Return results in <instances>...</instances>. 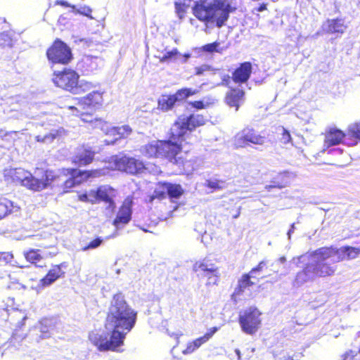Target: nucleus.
I'll return each instance as SVG.
<instances>
[{"instance_id": "1", "label": "nucleus", "mask_w": 360, "mask_h": 360, "mask_svg": "<svg viewBox=\"0 0 360 360\" xmlns=\"http://www.w3.org/2000/svg\"><path fill=\"white\" fill-rule=\"evenodd\" d=\"M137 312L126 302L121 293L113 295L106 314L104 326L112 328L110 333L91 331L89 340L100 352H120L127 334L134 327Z\"/></svg>"}, {"instance_id": "2", "label": "nucleus", "mask_w": 360, "mask_h": 360, "mask_svg": "<svg viewBox=\"0 0 360 360\" xmlns=\"http://www.w3.org/2000/svg\"><path fill=\"white\" fill-rule=\"evenodd\" d=\"M35 176L30 175L22 179V185L33 191L46 189L54 182L62 180V177L70 175L61 184V193H67L72 189L86 181L83 170L75 168L63 169L58 174L51 169L37 167L34 171Z\"/></svg>"}, {"instance_id": "3", "label": "nucleus", "mask_w": 360, "mask_h": 360, "mask_svg": "<svg viewBox=\"0 0 360 360\" xmlns=\"http://www.w3.org/2000/svg\"><path fill=\"white\" fill-rule=\"evenodd\" d=\"M183 146L178 143L176 139L172 138L169 131L167 139L153 140L142 146L140 148L141 155L148 160H162L178 166L184 167L188 163L194 161L182 155Z\"/></svg>"}, {"instance_id": "4", "label": "nucleus", "mask_w": 360, "mask_h": 360, "mask_svg": "<svg viewBox=\"0 0 360 360\" xmlns=\"http://www.w3.org/2000/svg\"><path fill=\"white\" fill-rule=\"evenodd\" d=\"M236 9V7L225 4L223 0H213L212 2L200 0L194 3L192 13L205 25L214 24L217 27H221L228 20L229 14Z\"/></svg>"}, {"instance_id": "5", "label": "nucleus", "mask_w": 360, "mask_h": 360, "mask_svg": "<svg viewBox=\"0 0 360 360\" xmlns=\"http://www.w3.org/2000/svg\"><path fill=\"white\" fill-rule=\"evenodd\" d=\"M207 119L202 114L191 113L188 116H181L174 122L170 129L172 138L176 139L178 143L182 144L187 132H192L197 128L204 126Z\"/></svg>"}, {"instance_id": "6", "label": "nucleus", "mask_w": 360, "mask_h": 360, "mask_svg": "<svg viewBox=\"0 0 360 360\" xmlns=\"http://www.w3.org/2000/svg\"><path fill=\"white\" fill-rule=\"evenodd\" d=\"M78 72L70 68H64L61 70H56L53 72L51 81L54 85L64 91L70 93H79Z\"/></svg>"}, {"instance_id": "7", "label": "nucleus", "mask_w": 360, "mask_h": 360, "mask_svg": "<svg viewBox=\"0 0 360 360\" xmlns=\"http://www.w3.org/2000/svg\"><path fill=\"white\" fill-rule=\"evenodd\" d=\"M184 193L181 184L168 181H158L153 194L146 199V203H153L155 200H163L168 197L170 200L179 199Z\"/></svg>"}, {"instance_id": "8", "label": "nucleus", "mask_w": 360, "mask_h": 360, "mask_svg": "<svg viewBox=\"0 0 360 360\" xmlns=\"http://www.w3.org/2000/svg\"><path fill=\"white\" fill-rule=\"evenodd\" d=\"M111 162L114 169L131 175L142 174L147 169L143 160L127 155H115L112 158Z\"/></svg>"}, {"instance_id": "9", "label": "nucleus", "mask_w": 360, "mask_h": 360, "mask_svg": "<svg viewBox=\"0 0 360 360\" xmlns=\"http://www.w3.org/2000/svg\"><path fill=\"white\" fill-rule=\"evenodd\" d=\"M48 60L55 65H66L73 59L71 49L61 39H56L46 51Z\"/></svg>"}, {"instance_id": "10", "label": "nucleus", "mask_w": 360, "mask_h": 360, "mask_svg": "<svg viewBox=\"0 0 360 360\" xmlns=\"http://www.w3.org/2000/svg\"><path fill=\"white\" fill-rule=\"evenodd\" d=\"M262 312L256 307H250L240 313L238 323L241 330L248 335H255L262 325Z\"/></svg>"}, {"instance_id": "11", "label": "nucleus", "mask_w": 360, "mask_h": 360, "mask_svg": "<svg viewBox=\"0 0 360 360\" xmlns=\"http://www.w3.org/2000/svg\"><path fill=\"white\" fill-rule=\"evenodd\" d=\"M265 140V136L257 134L254 129L250 127L243 129L234 136V143L238 148H243L250 143L262 145Z\"/></svg>"}, {"instance_id": "12", "label": "nucleus", "mask_w": 360, "mask_h": 360, "mask_svg": "<svg viewBox=\"0 0 360 360\" xmlns=\"http://www.w3.org/2000/svg\"><path fill=\"white\" fill-rule=\"evenodd\" d=\"M96 153L92 147L86 144L79 145L71 157V163L77 167L88 166L94 162Z\"/></svg>"}, {"instance_id": "13", "label": "nucleus", "mask_w": 360, "mask_h": 360, "mask_svg": "<svg viewBox=\"0 0 360 360\" xmlns=\"http://www.w3.org/2000/svg\"><path fill=\"white\" fill-rule=\"evenodd\" d=\"M193 271L195 273L202 272L208 280L214 278L212 284L217 285L219 281V268L207 257L196 261L193 265Z\"/></svg>"}, {"instance_id": "14", "label": "nucleus", "mask_w": 360, "mask_h": 360, "mask_svg": "<svg viewBox=\"0 0 360 360\" xmlns=\"http://www.w3.org/2000/svg\"><path fill=\"white\" fill-rule=\"evenodd\" d=\"M262 276H253L250 273H245L238 278L237 285L231 295V300L237 302L245 290H250L258 284Z\"/></svg>"}, {"instance_id": "15", "label": "nucleus", "mask_w": 360, "mask_h": 360, "mask_svg": "<svg viewBox=\"0 0 360 360\" xmlns=\"http://www.w3.org/2000/svg\"><path fill=\"white\" fill-rule=\"evenodd\" d=\"M68 264L65 262L58 264L52 265L51 268L48 271L46 274L39 280L37 288L39 290H41L51 285L58 279L63 278L65 274L63 269L66 268Z\"/></svg>"}, {"instance_id": "16", "label": "nucleus", "mask_w": 360, "mask_h": 360, "mask_svg": "<svg viewBox=\"0 0 360 360\" xmlns=\"http://www.w3.org/2000/svg\"><path fill=\"white\" fill-rule=\"evenodd\" d=\"M103 94L104 91H93L85 96L80 98L78 101V106L79 107L78 109L85 110L87 107L95 109L100 108L104 102Z\"/></svg>"}, {"instance_id": "17", "label": "nucleus", "mask_w": 360, "mask_h": 360, "mask_svg": "<svg viewBox=\"0 0 360 360\" xmlns=\"http://www.w3.org/2000/svg\"><path fill=\"white\" fill-rule=\"evenodd\" d=\"M98 202H103L107 205V209L113 212L116 207L114 198L116 196V190L109 185L99 186L96 188Z\"/></svg>"}, {"instance_id": "18", "label": "nucleus", "mask_w": 360, "mask_h": 360, "mask_svg": "<svg viewBox=\"0 0 360 360\" xmlns=\"http://www.w3.org/2000/svg\"><path fill=\"white\" fill-rule=\"evenodd\" d=\"M132 202L124 201L120 207L115 218L112 221V225L119 229L127 224L131 219Z\"/></svg>"}, {"instance_id": "19", "label": "nucleus", "mask_w": 360, "mask_h": 360, "mask_svg": "<svg viewBox=\"0 0 360 360\" xmlns=\"http://www.w3.org/2000/svg\"><path fill=\"white\" fill-rule=\"evenodd\" d=\"M252 72V63L245 61L239 64V65L233 71L231 79L235 84H245L250 78Z\"/></svg>"}, {"instance_id": "20", "label": "nucleus", "mask_w": 360, "mask_h": 360, "mask_svg": "<svg viewBox=\"0 0 360 360\" xmlns=\"http://www.w3.org/2000/svg\"><path fill=\"white\" fill-rule=\"evenodd\" d=\"M245 92L239 88H231L226 94L224 101L230 108L238 111L245 99Z\"/></svg>"}, {"instance_id": "21", "label": "nucleus", "mask_w": 360, "mask_h": 360, "mask_svg": "<svg viewBox=\"0 0 360 360\" xmlns=\"http://www.w3.org/2000/svg\"><path fill=\"white\" fill-rule=\"evenodd\" d=\"M132 132L131 128L127 125L120 127H111L106 129L105 135L111 139L105 140L107 144H113L118 140L127 138Z\"/></svg>"}, {"instance_id": "22", "label": "nucleus", "mask_w": 360, "mask_h": 360, "mask_svg": "<svg viewBox=\"0 0 360 360\" xmlns=\"http://www.w3.org/2000/svg\"><path fill=\"white\" fill-rule=\"evenodd\" d=\"M346 137L347 133L336 127H330L324 133L323 143L327 148L337 146L342 143Z\"/></svg>"}, {"instance_id": "23", "label": "nucleus", "mask_w": 360, "mask_h": 360, "mask_svg": "<svg viewBox=\"0 0 360 360\" xmlns=\"http://www.w3.org/2000/svg\"><path fill=\"white\" fill-rule=\"evenodd\" d=\"M218 330L219 327L217 326L210 328L202 336L188 342L186 349L183 350V354H188L193 353L203 344L206 343Z\"/></svg>"}, {"instance_id": "24", "label": "nucleus", "mask_w": 360, "mask_h": 360, "mask_svg": "<svg viewBox=\"0 0 360 360\" xmlns=\"http://www.w3.org/2000/svg\"><path fill=\"white\" fill-rule=\"evenodd\" d=\"M314 276L329 277L335 274L336 266L326 262H318L313 265Z\"/></svg>"}, {"instance_id": "25", "label": "nucleus", "mask_w": 360, "mask_h": 360, "mask_svg": "<svg viewBox=\"0 0 360 360\" xmlns=\"http://www.w3.org/2000/svg\"><path fill=\"white\" fill-rule=\"evenodd\" d=\"M338 250H339V254L337 255L338 262L355 259L360 255V246L345 245Z\"/></svg>"}, {"instance_id": "26", "label": "nucleus", "mask_w": 360, "mask_h": 360, "mask_svg": "<svg viewBox=\"0 0 360 360\" xmlns=\"http://www.w3.org/2000/svg\"><path fill=\"white\" fill-rule=\"evenodd\" d=\"M79 107L70 105L68 106V109L75 110V116L80 118V120L84 123H95L96 124H102L105 122L101 118H96L91 112H86L84 110H79Z\"/></svg>"}, {"instance_id": "27", "label": "nucleus", "mask_w": 360, "mask_h": 360, "mask_svg": "<svg viewBox=\"0 0 360 360\" xmlns=\"http://www.w3.org/2000/svg\"><path fill=\"white\" fill-rule=\"evenodd\" d=\"M326 32L330 34H343L347 28L342 18L328 19L326 21Z\"/></svg>"}, {"instance_id": "28", "label": "nucleus", "mask_w": 360, "mask_h": 360, "mask_svg": "<svg viewBox=\"0 0 360 360\" xmlns=\"http://www.w3.org/2000/svg\"><path fill=\"white\" fill-rule=\"evenodd\" d=\"M347 139V144L350 146H356L360 142V120L348 127Z\"/></svg>"}, {"instance_id": "29", "label": "nucleus", "mask_w": 360, "mask_h": 360, "mask_svg": "<svg viewBox=\"0 0 360 360\" xmlns=\"http://www.w3.org/2000/svg\"><path fill=\"white\" fill-rule=\"evenodd\" d=\"M315 277L314 276L313 265L307 264L301 271L296 274L295 282L297 285H301L307 281H312Z\"/></svg>"}, {"instance_id": "30", "label": "nucleus", "mask_w": 360, "mask_h": 360, "mask_svg": "<svg viewBox=\"0 0 360 360\" xmlns=\"http://www.w3.org/2000/svg\"><path fill=\"white\" fill-rule=\"evenodd\" d=\"M339 254V250L333 245L329 247H321L315 250L311 253V256L316 257L321 262L331 257L333 255Z\"/></svg>"}, {"instance_id": "31", "label": "nucleus", "mask_w": 360, "mask_h": 360, "mask_svg": "<svg viewBox=\"0 0 360 360\" xmlns=\"http://www.w3.org/2000/svg\"><path fill=\"white\" fill-rule=\"evenodd\" d=\"M290 176L288 173L282 172L279 173L276 177L271 181V184L266 185L265 189L268 191L273 188L281 189L285 188L289 184Z\"/></svg>"}, {"instance_id": "32", "label": "nucleus", "mask_w": 360, "mask_h": 360, "mask_svg": "<svg viewBox=\"0 0 360 360\" xmlns=\"http://www.w3.org/2000/svg\"><path fill=\"white\" fill-rule=\"evenodd\" d=\"M176 103V98L173 94L162 95L158 101V109L168 111L173 108Z\"/></svg>"}, {"instance_id": "33", "label": "nucleus", "mask_w": 360, "mask_h": 360, "mask_svg": "<svg viewBox=\"0 0 360 360\" xmlns=\"http://www.w3.org/2000/svg\"><path fill=\"white\" fill-rule=\"evenodd\" d=\"M24 256L26 260L32 264H34L36 266L39 268L46 267V264L37 265V262H40L42 256L40 254V250L37 249H30L24 252Z\"/></svg>"}, {"instance_id": "34", "label": "nucleus", "mask_w": 360, "mask_h": 360, "mask_svg": "<svg viewBox=\"0 0 360 360\" xmlns=\"http://www.w3.org/2000/svg\"><path fill=\"white\" fill-rule=\"evenodd\" d=\"M13 209V203L5 197L0 196V220L9 215Z\"/></svg>"}, {"instance_id": "35", "label": "nucleus", "mask_w": 360, "mask_h": 360, "mask_svg": "<svg viewBox=\"0 0 360 360\" xmlns=\"http://www.w3.org/2000/svg\"><path fill=\"white\" fill-rule=\"evenodd\" d=\"M65 130L60 127L58 129H56L50 131L44 136L38 135L36 136V140L40 142H44L46 141H53L56 138L59 137L64 134Z\"/></svg>"}, {"instance_id": "36", "label": "nucleus", "mask_w": 360, "mask_h": 360, "mask_svg": "<svg viewBox=\"0 0 360 360\" xmlns=\"http://www.w3.org/2000/svg\"><path fill=\"white\" fill-rule=\"evenodd\" d=\"M196 94V91L193 90L189 88H182L176 91L174 94H173L176 98L177 101H183L188 98L189 96L195 95Z\"/></svg>"}, {"instance_id": "37", "label": "nucleus", "mask_w": 360, "mask_h": 360, "mask_svg": "<svg viewBox=\"0 0 360 360\" xmlns=\"http://www.w3.org/2000/svg\"><path fill=\"white\" fill-rule=\"evenodd\" d=\"M179 55L180 53L178 49L176 48H174L172 50L167 51L162 57H159V61L162 63H170L172 60H175Z\"/></svg>"}, {"instance_id": "38", "label": "nucleus", "mask_w": 360, "mask_h": 360, "mask_svg": "<svg viewBox=\"0 0 360 360\" xmlns=\"http://www.w3.org/2000/svg\"><path fill=\"white\" fill-rule=\"evenodd\" d=\"M86 181L89 179L99 178L105 175L103 169H92L83 170Z\"/></svg>"}, {"instance_id": "39", "label": "nucleus", "mask_w": 360, "mask_h": 360, "mask_svg": "<svg viewBox=\"0 0 360 360\" xmlns=\"http://www.w3.org/2000/svg\"><path fill=\"white\" fill-rule=\"evenodd\" d=\"M174 6L176 13H177L179 18L180 19L184 18L188 8V5L186 4L184 2H175Z\"/></svg>"}, {"instance_id": "40", "label": "nucleus", "mask_w": 360, "mask_h": 360, "mask_svg": "<svg viewBox=\"0 0 360 360\" xmlns=\"http://www.w3.org/2000/svg\"><path fill=\"white\" fill-rule=\"evenodd\" d=\"M224 181L217 180V179L207 180L206 184H205L206 187L211 188L212 190H214V191L222 189L224 186Z\"/></svg>"}, {"instance_id": "41", "label": "nucleus", "mask_w": 360, "mask_h": 360, "mask_svg": "<svg viewBox=\"0 0 360 360\" xmlns=\"http://www.w3.org/2000/svg\"><path fill=\"white\" fill-rule=\"evenodd\" d=\"M358 353L354 350L348 349L341 355L340 360H360Z\"/></svg>"}, {"instance_id": "42", "label": "nucleus", "mask_w": 360, "mask_h": 360, "mask_svg": "<svg viewBox=\"0 0 360 360\" xmlns=\"http://www.w3.org/2000/svg\"><path fill=\"white\" fill-rule=\"evenodd\" d=\"M103 243V239L101 237H97L90 241L86 245L84 246L82 250L86 251L90 249H95L99 247Z\"/></svg>"}, {"instance_id": "43", "label": "nucleus", "mask_w": 360, "mask_h": 360, "mask_svg": "<svg viewBox=\"0 0 360 360\" xmlns=\"http://www.w3.org/2000/svg\"><path fill=\"white\" fill-rule=\"evenodd\" d=\"M219 46V43L217 41H214L202 46L201 49L202 51L207 53L219 52V51L217 49V47Z\"/></svg>"}, {"instance_id": "44", "label": "nucleus", "mask_w": 360, "mask_h": 360, "mask_svg": "<svg viewBox=\"0 0 360 360\" xmlns=\"http://www.w3.org/2000/svg\"><path fill=\"white\" fill-rule=\"evenodd\" d=\"M188 105L196 110H202L207 108L209 103H205L203 101H194L189 102Z\"/></svg>"}, {"instance_id": "45", "label": "nucleus", "mask_w": 360, "mask_h": 360, "mask_svg": "<svg viewBox=\"0 0 360 360\" xmlns=\"http://www.w3.org/2000/svg\"><path fill=\"white\" fill-rule=\"evenodd\" d=\"M266 263L264 261L260 262L256 266L253 267L248 273L253 276H259V273L262 271Z\"/></svg>"}, {"instance_id": "46", "label": "nucleus", "mask_w": 360, "mask_h": 360, "mask_svg": "<svg viewBox=\"0 0 360 360\" xmlns=\"http://www.w3.org/2000/svg\"><path fill=\"white\" fill-rule=\"evenodd\" d=\"M281 142L284 144L289 143L291 142V135L288 130L286 129H283V131L281 134Z\"/></svg>"}, {"instance_id": "47", "label": "nucleus", "mask_w": 360, "mask_h": 360, "mask_svg": "<svg viewBox=\"0 0 360 360\" xmlns=\"http://www.w3.org/2000/svg\"><path fill=\"white\" fill-rule=\"evenodd\" d=\"M88 195L89 198V203H91V204L98 203V195L96 193V189H91V190L89 191Z\"/></svg>"}, {"instance_id": "48", "label": "nucleus", "mask_w": 360, "mask_h": 360, "mask_svg": "<svg viewBox=\"0 0 360 360\" xmlns=\"http://www.w3.org/2000/svg\"><path fill=\"white\" fill-rule=\"evenodd\" d=\"M77 198H78V200L81 202L89 203V198L88 195V192H84V193L78 194Z\"/></svg>"}, {"instance_id": "49", "label": "nucleus", "mask_w": 360, "mask_h": 360, "mask_svg": "<svg viewBox=\"0 0 360 360\" xmlns=\"http://www.w3.org/2000/svg\"><path fill=\"white\" fill-rule=\"evenodd\" d=\"M11 136H12V132L6 133L4 134V136L3 137H1V140L8 141L9 142L10 145H13L14 140L13 139H11Z\"/></svg>"}, {"instance_id": "50", "label": "nucleus", "mask_w": 360, "mask_h": 360, "mask_svg": "<svg viewBox=\"0 0 360 360\" xmlns=\"http://www.w3.org/2000/svg\"><path fill=\"white\" fill-rule=\"evenodd\" d=\"M55 5H59V6H63L65 8H68V7H73L74 8V6H71L68 1H64V0H57V1H56Z\"/></svg>"}, {"instance_id": "51", "label": "nucleus", "mask_w": 360, "mask_h": 360, "mask_svg": "<svg viewBox=\"0 0 360 360\" xmlns=\"http://www.w3.org/2000/svg\"><path fill=\"white\" fill-rule=\"evenodd\" d=\"M266 9V4H261L257 8V11L262 12L263 11H265Z\"/></svg>"}, {"instance_id": "52", "label": "nucleus", "mask_w": 360, "mask_h": 360, "mask_svg": "<svg viewBox=\"0 0 360 360\" xmlns=\"http://www.w3.org/2000/svg\"><path fill=\"white\" fill-rule=\"evenodd\" d=\"M195 74L200 75L204 72V68L202 67H197L195 68Z\"/></svg>"}, {"instance_id": "53", "label": "nucleus", "mask_w": 360, "mask_h": 360, "mask_svg": "<svg viewBox=\"0 0 360 360\" xmlns=\"http://www.w3.org/2000/svg\"><path fill=\"white\" fill-rule=\"evenodd\" d=\"M85 85L88 89H91L93 86V85L91 83H86Z\"/></svg>"}, {"instance_id": "54", "label": "nucleus", "mask_w": 360, "mask_h": 360, "mask_svg": "<svg viewBox=\"0 0 360 360\" xmlns=\"http://www.w3.org/2000/svg\"><path fill=\"white\" fill-rule=\"evenodd\" d=\"M3 262H4V259H3L1 255L0 254V267L2 266Z\"/></svg>"}, {"instance_id": "55", "label": "nucleus", "mask_w": 360, "mask_h": 360, "mask_svg": "<svg viewBox=\"0 0 360 360\" xmlns=\"http://www.w3.org/2000/svg\"><path fill=\"white\" fill-rule=\"evenodd\" d=\"M229 82V79H228L226 80V85H228Z\"/></svg>"}, {"instance_id": "56", "label": "nucleus", "mask_w": 360, "mask_h": 360, "mask_svg": "<svg viewBox=\"0 0 360 360\" xmlns=\"http://www.w3.org/2000/svg\"><path fill=\"white\" fill-rule=\"evenodd\" d=\"M210 283H211V282H207V285H210Z\"/></svg>"}, {"instance_id": "57", "label": "nucleus", "mask_w": 360, "mask_h": 360, "mask_svg": "<svg viewBox=\"0 0 360 360\" xmlns=\"http://www.w3.org/2000/svg\"><path fill=\"white\" fill-rule=\"evenodd\" d=\"M359 334H360V331H359Z\"/></svg>"}]
</instances>
